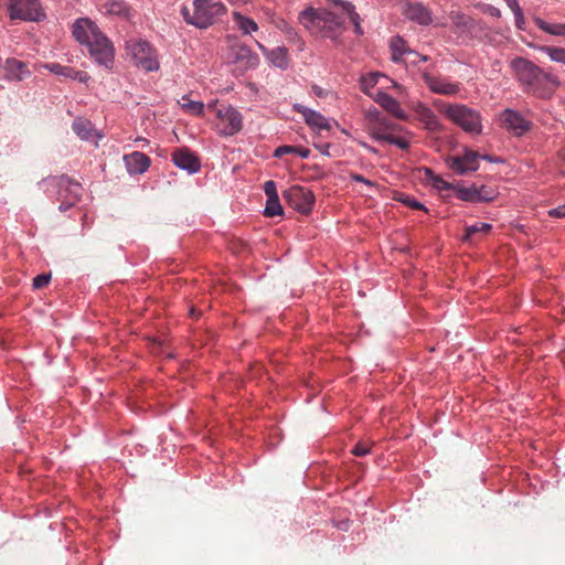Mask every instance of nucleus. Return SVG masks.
<instances>
[{
    "instance_id": "1",
    "label": "nucleus",
    "mask_w": 565,
    "mask_h": 565,
    "mask_svg": "<svg viewBox=\"0 0 565 565\" xmlns=\"http://www.w3.org/2000/svg\"><path fill=\"white\" fill-rule=\"evenodd\" d=\"M72 33L78 43L88 47L90 56L97 64L107 70L113 67L114 46L94 21L88 18L77 19L73 24Z\"/></svg>"
},
{
    "instance_id": "2",
    "label": "nucleus",
    "mask_w": 565,
    "mask_h": 565,
    "mask_svg": "<svg viewBox=\"0 0 565 565\" xmlns=\"http://www.w3.org/2000/svg\"><path fill=\"white\" fill-rule=\"evenodd\" d=\"M511 67L527 93L545 97L550 96L559 86L556 76L524 57L513 58Z\"/></svg>"
},
{
    "instance_id": "3",
    "label": "nucleus",
    "mask_w": 565,
    "mask_h": 565,
    "mask_svg": "<svg viewBox=\"0 0 565 565\" xmlns=\"http://www.w3.org/2000/svg\"><path fill=\"white\" fill-rule=\"evenodd\" d=\"M300 22L311 32L335 40L342 32L344 19L331 11H316L312 8L300 13Z\"/></svg>"
},
{
    "instance_id": "4",
    "label": "nucleus",
    "mask_w": 565,
    "mask_h": 565,
    "mask_svg": "<svg viewBox=\"0 0 565 565\" xmlns=\"http://www.w3.org/2000/svg\"><path fill=\"white\" fill-rule=\"evenodd\" d=\"M225 11L226 8L222 2L194 0L192 11L183 7L181 12L185 22L200 29H205L213 24L218 17L223 15Z\"/></svg>"
},
{
    "instance_id": "5",
    "label": "nucleus",
    "mask_w": 565,
    "mask_h": 565,
    "mask_svg": "<svg viewBox=\"0 0 565 565\" xmlns=\"http://www.w3.org/2000/svg\"><path fill=\"white\" fill-rule=\"evenodd\" d=\"M206 109L214 113V128L223 137H232L243 128V116L233 106L217 103H209Z\"/></svg>"
},
{
    "instance_id": "6",
    "label": "nucleus",
    "mask_w": 565,
    "mask_h": 565,
    "mask_svg": "<svg viewBox=\"0 0 565 565\" xmlns=\"http://www.w3.org/2000/svg\"><path fill=\"white\" fill-rule=\"evenodd\" d=\"M441 111L468 134L479 135L482 131L481 115L476 109L462 104H448L444 105Z\"/></svg>"
},
{
    "instance_id": "7",
    "label": "nucleus",
    "mask_w": 565,
    "mask_h": 565,
    "mask_svg": "<svg viewBox=\"0 0 565 565\" xmlns=\"http://www.w3.org/2000/svg\"><path fill=\"white\" fill-rule=\"evenodd\" d=\"M126 54L129 60L146 72L159 70V61L154 49L143 40L131 39L126 42Z\"/></svg>"
},
{
    "instance_id": "8",
    "label": "nucleus",
    "mask_w": 565,
    "mask_h": 565,
    "mask_svg": "<svg viewBox=\"0 0 565 565\" xmlns=\"http://www.w3.org/2000/svg\"><path fill=\"white\" fill-rule=\"evenodd\" d=\"M10 19L23 21H41L45 13L39 0H8Z\"/></svg>"
},
{
    "instance_id": "9",
    "label": "nucleus",
    "mask_w": 565,
    "mask_h": 565,
    "mask_svg": "<svg viewBox=\"0 0 565 565\" xmlns=\"http://www.w3.org/2000/svg\"><path fill=\"white\" fill-rule=\"evenodd\" d=\"M58 188L57 200L60 201V210L66 211L74 206L83 194V188L79 182L70 179L66 175H61L53 179Z\"/></svg>"
},
{
    "instance_id": "10",
    "label": "nucleus",
    "mask_w": 565,
    "mask_h": 565,
    "mask_svg": "<svg viewBox=\"0 0 565 565\" xmlns=\"http://www.w3.org/2000/svg\"><path fill=\"white\" fill-rule=\"evenodd\" d=\"M284 199L294 210L308 214L315 204V195L311 190L301 185H292L284 192Z\"/></svg>"
},
{
    "instance_id": "11",
    "label": "nucleus",
    "mask_w": 565,
    "mask_h": 565,
    "mask_svg": "<svg viewBox=\"0 0 565 565\" xmlns=\"http://www.w3.org/2000/svg\"><path fill=\"white\" fill-rule=\"evenodd\" d=\"M480 154L473 150L465 149L461 156L449 157L446 162L449 169L462 175L479 169Z\"/></svg>"
},
{
    "instance_id": "12",
    "label": "nucleus",
    "mask_w": 565,
    "mask_h": 565,
    "mask_svg": "<svg viewBox=\"0 0 565 565\" xmlns=\"http://www.w3.org/2000/svg\"><path fill=\"white\" fill-rule=\"evenodd\" d=\"M423 79L428 88L436 94L454 96L459 93L460 84L449 82L447 78L434 76L427 72L423 73Z\"/></svg>"
},
{
    "instance_id": "13",
    "label": "nucleus",
    "mask_w": 565,
    "mask_h": 565,
    "mask_svg": "<svg viewBox=\"0 0 565 565\" xmlns=\"http://www.w3.org/2000/svg\"><path fill=\"white\" fill-rule=\"evenodd\" d=\"M500 120L505 129L514 136L524 135L531 127L530 121L524 119L521 114L512 109H505L500 115Z\"/></svg>"
},
{
    "instance_id": "14",
    "label": "nucleus",
    "mask_w": 565,
    "mask_h": 565,
    "mask_svg": "<svg viewBox=\"0 0 565 565\" xmlns=\"http://www.w3.org/2000/svg\"><path fill=\"white\" fill-rule=\"evenodd\" d=\"M3 68L4 77L8 81L20 82L30 77L32 74L28 63L17 60L14 57L7 58Z\"/></svg>"
},
{
    "instance_id": "15",
    "label": "nucleus",
    "mask_w": 565,
    "mask_h": 565,
    "mask_svg": "<svg viewBox=\"0 0 565 565\" xmlns=\"http://www.w3.org/2000/svg\"><path fill=\"white\" fill-rule=\"evenodd\" d=\"M172 161L177 167L186 170L190 173L199 171L201 167L199 158L188 148L177 149L172 153Z\"/></svg>"
},
{
    "instance_id": "16",
    "label": "nucleus",
    "mask_w": 565,
    "mask_h": 565,
    "mask_svg": "<svg viewBox=\"0 0 565 565\" xmlns=\"http://www.w3.org/2000/svg\"><path fill=\"white\" fill-rule=\"evenodd\" d=\"M294 109L297 113L302 115V117L308 126H310L315 129H318V130H322V129L329 130L330 129V124H329L328 118H326L320 113L312 110L301 104H295Z\"/></svg>"
},
{
    "instance_id": "17",
    "label": "nucleus",
    "mask_w": 565,
    "mask_h": 565,
    "mask_svg": "<svg viewBox=\"0 0 565 565\" xmlns=\"http://www.w3.org/2000/svg\"><path fill=\"white\" fill-rule=\"evenodd\" d=\"M404 15L420 25H428L431 23V12L422 3H406L403 7Z\"/></svg>"
},
{
    "instance_id": "18",
    "label": "nucleus",
    "mask_w": 565,
    "mask_h": 565,
    "mask_svg": "<svg viewBox=\"0 0 565 565\" xmlns=\"http://www.w3.org/2000/svg\"><path fill=\"white\" fill-rule=\"evenodd\" d=\"M374 100L381 107H383L387 113L392 114L395 118L401 119V120H406L407 119V115L402 109L399 103L394 97L388 95L387 93L379 92L374 96Z\"/></svg>"
},
{
    "instance_id": "19",
    "label": "nucleus",
    "mask_w": 565,
    "mask_h": 565,
    "mask_svg": "<svg viewBox=\"0 0 565 565\" xmlns=\"http://www.w3.org/2000/svg\"><path fill=\"white\" fill-rule=\"evenodd\" d=\"M125 164L129 173H143L150 166V159L142 152L135 151L124 157Z\"/></svg>"
},
{
    "instance_id": "20",
    "label": "nucleus",
    "mask_w": 565,
    "mask_h": 565,
    "mask_svg": "<svg viewBox=\"0 0 565 565\" xmlns=\"http://www.w3.org/2000/svg\"><path fill=\"white\" fill-rule=\"evenodd\" d=\"M397 129H399V127L396 124L382 116L370 127V132L375 140L384 141V137H387Z\"/></svg>"
},
{
    "instance_id": "21",
    "label": "nucleus",
    "mask_w": 565,
    "mask_h": 565,
    "mask_svg": "<svg viewBox=\"0 0 565 565\" xmlns=\"http://www.w3.org/2000/svg\"><path fill=\"white\" fill-rule=\"evenodd\" d=\"M46 68L54 74L70 77L75 81H78L81 83H86L89 79V76L87 75V73L82 72V71H76L75 68L70 67V66H63L58 63L47 64Z\"/></svg>"
},
{
    "instance_id": "22",
    "label": "nucleus",
    "mask_w": 565,
    "mask_h": 565,
    "mask_svg": "<svg viewBox=\"0 0 565 565\" xmlns=\"http://www.w3.org/2000/svg\"><path fill=\"white\" fill-rule=\"evenodd\" d=\"M258 46L263 50L271 64L280 68L288 66V50L285 46H277L273 50H266L262 44H258Z\"/></svg>"
},
{
    "instance_id": "23",
    "label": "nucleus",
    "mask_w": 565,
    "mask_h": 565,
    "mask_svg": "<svg viewBox=\"0 0 565 565\" xmlns=\"http://www.w3.org/2000/svg\"><path fill=\"white\" fill-rule=\"evenodd\" d=\"M454 195L461 201L472 202V203L482 202V200L487 199L486 195L477 192V186H475V185L466 188V186L456 184L454 188Z\"/></svg>"
},
{
    "instance_id": "24",
    "label": "nucleus",
    "mask_w": 565,
    "mask_h": 565,
    "mask_svg": "<svg viewBox=\"0 0 565 565\" xmlns=\"http://www.w3.org/2000/svg\"><path fill=\"white\" fill-rule=\"evenodd\" d=\"M99 11L106 15L127 17L128 6L120 0H106L99 4Z\"/></svg>"
},
{
    "instance_id": "25",
    "label": "nucleus",
    "mask_w": 565,
    "mask_h": 565,
    "mask_svg": "<svg viewBox=\"0 0 565 565\" xmlns=\"http://www.w3.org/2000/svg\"><path fill=\"white\" fill-rule=\"evenodd\" d=\"M73 130L74 132L84 140H88L93 137L94 128L89 120L77 118L73 122Z\"/></svg>"
},
{
    "instance_id": "26",
    "label": "nucleus",
    "mask_w": 565,
    "mask_h": 565,
    "mask_svg": "<svg viewBox=\"0 0 565 565\" xmlns=\"http://www.w3.org/2000/svg\"><path fill=\"white\" fill-rule=\"evenodd\" d=\"M419 116L426 129L430 131L440 130L441 126L437 116L428 107H422V109L419 110Z\"/></svg>"
},
{
    "instance_id": "27",
    "label": "nucleus",
    "mask_w": 565,
    "mask_h": 565,
    "mask_svg": "<svg viewBox=\"0 0 565 565\" xmlns=\"http://www.w3.org/2000/svg\"><path fill=\"white\" fill-rule=\"evenodd\" d=\"M233 18L238 30L242 31L243 34H249L258 30L257 23L254 20L246 18L238 12H234Z\"/></svg>"
},
{
    "instance_id": "28",
    "label": "nucleus",
    "mask_w": 565,
    "mask_h": 565,
    "mask_svg": "<svg viewBox=\"0 0 565 565\" xmlns=\"http://www.w3.org/2000/svg\"><path fill=\"white\" fill-rule=\"evenodd\" d=\"M338 4H340L342 12L345 13L353 23L355 33L362 34L363 31L360 24V15L355 12L354 6L345 1H339Z\"/></svg>"
},
{
    "instance_id": "29",
    "label": "nucleus",
    "mask_w": 565,
    "mask_h": 565,
    "mask_svg": "<svg viewBox=\"0 0 565 565\" xmlns=\"http://www.w3.org/2000/svg\"><path fill=\"white\" fill-rule=\"evenodd\" d=\"M535 24L542 31L553 34V35H565V24L564 23H547L541 18H535Z\"/></svg>"
},
{
    "instance_id": "30",
    "label": "nucleus",
    "mask_w": 565,
    "mask_h": 565,
    "mask_svg": "<svg viewBox=\"0 0 565 565\" xmlns=\"http://www.w3.org/2000/svg\"><path fill=\"white\" fill-rule=\"evenodd\" d=\"M179 104L182 107V109H184L186 113L195 116L202 115L205 108L202 102L191 100L186 96H183Z\"/></svg>"
},
{
    "instance_id": "31",
    "label": "nucleus",
    "mask_w": 565,
    "mask_h": 565,
    "mask_svg": "<svg viewBox=\"0 0 565 565\" xmlns=\"http://www.w3.org/2000/svg\"><path fill=\"white\" fill-rule=\"evenodd\" d=\"M491 225L488 223H476L465 228L463 241L470 242L472 237L478 233H488L491 230Z\"/></svg>"
},
{
    "instance_id": "32",
    "label": "nucleus",
    "mask_w": 565,
    "mask_h": 565,
    "mask_svg": "<svg viewBox=\"0 0 565 565\" xmlns=\"http://www.w3.org/2000/svg\"><path fill=\"white\" fill-rule=\"evenodd\" d=\"M284 209L279 202V198L267 199L264 214L267 217H274L282 215Z\"/></svg>"
},
{
    "instance_id": "33",
    "label": "nucleus",
    "mask_w": 565,
    "mask_h": 565,
    "mask_svg": "<svg viewBox=\"0 0 565 565\" xmlns=\"http://www.w3.org/2000/svg\"><path fill=\"white\" fill-rule=\"evenodd\" d=\"M540 50L542 52H545L552 61L565 64V49L554 46H542Z\"/></svg>"
},
{
    "instance_id": "34",
    "label": "nucleus",
    "mask_w": 565,
    "mask_h": 565,
    "mask_svg": "<svg viewBox=\"0 0 565 565\" xmlns=\"http://www.w3.org/2000/svg\"><path fill=\"white\" fill-rule=\"evenodd\" d=\"M391 49H392V58L393 61L397 62L402 57V55L405 53L406 44L403 39L396 36L393 38L391 41Z\"/></svg>"
},
{
    "instance_id": "35",
    "label": "nucleus",
    "mask_w": 565,
    "mask_h": 565,
    "mask_svg": "<svg viewBox=\"0 0 565 565\" xmlns=\"http://www.w3.org/2000/svg\"><path fill=\"white\" fill-rule=\"evenodd\" d=\"M384 142H387L390 145H395L402 150H407L409 148V142L405 138L401 136H396L393 132H391L387 137H384Z\"/></svg>"
},
{
    "instance_id": "36",
    "label": "nucleus",
    "mask_w": 565,
    "mask_h": 565,
    "mask_svg": "<svg viewBox=\"0 0 565 565\" xmlns=\"http://www.w3.org/2000/svg\"><path fill=\"white\" fill-rule=\"evenodd\" d=\"M451 22L459 29H467L469 28V22H470V19L467 18L466 15L459 13V12H451L450 15H449Z\"/></svg>"
},
{
    "instance_id": "37",
    "label": "nucleus",
    "mask_w": 565,
    "mask_h": 565,
    "mask_svg": "<svg viewBox=\"0 0 565 565\" xmlns=\"http://www.w3.org/2000/svg\"><path fill=\"white\" fill-rule=\"evenodd\" d=\"M371 447H372V444L371 443H366V441H359L354 447L353 449L351 450V452L356 456V457H363V456H366L367 454H370L371 451Z\"/></svg>"
},
{
    "instance_id": "38",
    "label": "nucleus",
    "mask_w": 565,
    "mask_h": 565,
    "mask_svg": "<svg viewBox=\"0 0 565 565\" xmlns=\"http://www.w3.org/2000/svg\"><path fill=\"white\" fill-rule=\"evenodd\" d=\"M508 7L512 10L515 17V21L518 26H520V22H523V13L518 3V0H505Z\"/></svg>"
},
{
    "instance_id": "39",
    "label": "nucleus",
    "mask_w": 565,
    "mask_h": 565,
    "mask_svg": "<svg viewBox=\"0 0 565 565\" xmlns=\"http://www.w3.org/2000/svg\"><path fill=\"white\" fill-rule=\"evenodd\" d=\"M431 182H433V186L440 191L441 190H451L454 192V188L456 185V184L445 181L443 178L437 177V175L431 178Z\"/></svg>"
},
{
    "instance_id": "40",
    "label": "nucleus",
    "mask_w": 565,
    "mask_h": 565,
    "mask_svg": "<svg viewBox=\"0 0 565 565\" xmlns=\"http://www.w3.org/2000/svg\"><path fill=\"white\" fill-rule=\"evenodd\" d=\"M51 280V275L49 274H42L38 275L33 278V288L34 289H42L49 285Z\"/></svg>"
},
{
    "instance_id": "41",
    "label": "nucleus",
    "mask_w": 565,
    "mask_h": 565,
    "mask_svg": "<svg viewBox=\"0 0 565 565\" xmlns=\"http://www.w3.org/2000/svg\"><path fill=\"white\" fill-rule=\"evenodd\" d=\"M264 191H265V194L267 195V199H271V198H277L278 196L277 189H276V183L274 181H271V180L265 182Z\"/></svg>"
},
{
    "instance_id": "42",
    "label": "nucleus",
    "mask_w": 565,
    "mask_h": 565,
    "mask_svg": "<svg viewBox=\"0 0 565 565\" xmlns=\"http://www.w3.org/2000/svg\"><path fill=\"white\" fill-rule=\"evenodd\" d=\"M296 150H297V147H295V146H280L275 150L274 157L280 158L285 154L295 153Z\"/></svg>"
},
{
    "instance_id": "43",
    "label": "nucleus",
    "mask_w": 565,
    "mask_h": 565,
    "mask_svg": "<svg viewBox=\"0 0 565 565\" xmlns=\"http://www.w3.org/2000/svg\"><path fill=\"white\" fill-rule=\"evenodd\" d=\"M477 192L482 193L483 195L487 196V199L482 200V202L492 201L497 195V192L493 189L486 185L477 188Z\"/></svg>"
},
{
    "instance_id": "44",
    "label": "nucleus",
    "mask_w": 565,
    "mask_h": 565,
    "mask_svg": "<svg viewBox=\"0 0 565 565\" xmlns=\"http://www.w3.org/2000/svg\"><path fill=\"white\" fill-rule=\"evenodd\" d=\"M401 201L412 209L427 211L426 207L420 202L416 201L414 198L405 196Z\"/></svg>"
},
{
    "instance_id": "45",
    "label": "nucleus",
    "mask_w": 565,
    "mask_h": 565,
    "mask_svg": "<svg viewBox=\"0 0 565 565\" xmlns=\"http://www.w3.org/2000/svg\"><path fill=\"white\" fill-rule=\"evenodd\" d=\"M365 117L369 120V128H370L373 124H375L382 117V115L376 108H374V109H369L365 114Z\"/></svg>"
},
{
    "instance_id": "46",
    "label": "nucleus",
    "mask_w": 565,
    "mask_h": 565,
    "mask_svg": "<svg viewBox=\"0 0 565 565\" xmlns=\"http://www.w3.org/2000/svg\"><path fill=\"white\" fill-rule=\"evenodd\" d=\"M376 78H377L376 74H371L367 77H364L362 81L363 90L366 92L367 88L374 87L377 82Z\"/></svg>"
},
{
    "instance_id": "47",
    "label": "nucleus",
    "mask_w": 565,
    "mask_h": 565,
    "mask_svg": "<svg viewBox=\"0 0 565 565\" xmlns=\"http://www.w3.org/2000/svg\"><path fill=\"white\" fill-rule=\"evenodd\" d=\"M548 215L553 217H565V204L550 210Z\"/></svg>"
},
{
    "instance_id": "48",
    "label": "nucleus",
    "mask_w": 565,
    "mask_h": 565,
    "mask_svg": "<svg viewBox=\"0 0 565 565\" xmlns=\"http://www.w3.org/2000/svg\"><path fill=\"white\" fill-rule=\"evenodd\" d=\"M351 179H352V180H354V181H356V182H363V183H365V184H367V185H372V182H371V181H369V180H367V179H365L363 175L358 174V173H353V174H351Z\"/></svg>"
},
{
    "instance_id": "49",
    "label": "nucleus",
    "mask_w": 565,
    "mask_h": 565,
    "mask_svg": "<svg viewBox=\"0 0 565 565\" xmlns=\"http://www.w3.org/2000/svg\"><path fill=\"white\" fill-rule=\"evenodd\" d=\"M295 153H297L301 158H307L310 154V151L307 148L297 147V150Z\"/></svg>"
},
{
    "instance_id": "50",
    "label": "nucleus",
    "mask_w": 565,
    "mask_h": 565,
    "mask_svg": "<svg viewBox=\"0 0 565 565\" xmlns=\"http://www.w3.org/2000/svg\"><path fill=\"white\" fill-rule=\"evenodd\" d=\"M230 3H233V4H245L247 2H249L250 0H227Z\"/></svg>"
},
{
    "instance_id": "51",
    "label": "nucleus",
    "mask_w": 565,
    "mask_h": 565,
    "mask_svg": "<svg viewBox=\"0 0 565 565\" xmlns=\"http://www.w3.org/2000/svg\"><path fill=\"white\" fill-rule=\"evenodd\" d=\"M315 94L319 97H322L323 96V92H322V88L318 87V86H313L312 87Z\"/></svg>"
},
{
    "instance_id": "52",
    "label": "nucleus",
    "mask_w": 565,
    "mask_h": 565,
    "mask_svg": "<svg viewBox=\"0 0 565 565\" xmlns=\"http://www.w3.org/2000/svg\"><path fill=\"white\" fill-rule=\"evenodd\" d=\"M480 159H484L487 161H493V159L489 154L480 156Z\"/></svg>"
},
{
    "instance_id": "53",
    "label": "nucleus",
    "mask_w": 565,
    "mask_h": 565,
    "mask_svg": "<svg viewBox=\"0 0 565 565\" xmlns=\"http://www.w3.org/2000/svg\"><path fill=\"white\" fill-rule=\"evenodd\" d=\"M138 141H143V142H147V139H141L139 138Z\"/></svg>"
},
{
    "instance_id": "54",
    "label": "nucleus",
    "mask_w": 565,
    "mask_h": 565,
    "mask_svg": "<svg viewBox=\"0 0 565 565\" xmlns=\"http://www.w3.org/2000/svg\"><path fill=\"white\" fill-rule=\"evenodd\" d=\"M422 60H423V61H427V60H428V57H427V56H423V57H422Z\"/></svg>"
},
{
    "instance_id": "55",
    "label": "nucleus",
    "mask_w": 565,
    "mask_h": 565,
    "mask_svg": "<svg viewBox=\"0 0 565 565\" xmlns=\"http://www.w3.org/2000/svg\"><path fill=\"white\" fill-rule=\"evenodd\" d=\"M3 0H0V4L2 3Z\"/></svg>"
}]
</instances>
